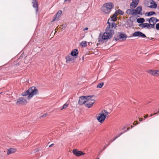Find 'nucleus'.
<instances>
[{"label": "nucleus", "instance_id": "obj_2", "mask_svg": "<svg viewBox=\"0 0 159 159\" xmlns=\"http://www.w3.org/2000/svg\"><path fill=\"white\" fill-rule=\"evenodd\" d=\"M114 34V31L111 29L110 25L107 26L106 29V31L102 35L103 39H110Z\"/></svg>", "mask_w": 159, "mask_h": 159}, {"label": "nucleus", "instance_id": "obj_37", "mask_svg": "<svg viewBox=\"0 0 159 159\" xmlns=\"http://www.w3.org/2000/svg\"><path fill=\"white\" fill-rule=\"evenodd\" d=\"M54 145V144L53 143L51 144L50 145H49V147H53Z\"/></svg>", "mask_w": 159, "mask_h": 159}, {"label": "nucleus", "instance_id": "obj_47", "mask_svg": "<svg viewBox=\"0 0 159 159\" xmlns=\"http://www.w3.org/2000/svg\"><path fill=\"white\" fill-rule=\"evenodd\" d=\"M157 114V113H154V114H153L154 115H156V114Z\"/></svg>", "mask_w": 159, "mask_h": 159}, {"label": "nucleus", "instance_id": "obj_35", "mask_svg": "<svg viewBox=\"0 0 159 159\" xmlns=\"http://www.w3.org/2000/svg\"><path fill=\"white\" fill-rule=\"evenodd\" d=\"M138 124V121H135L133 123V124L134 125H136V124Z\"/></svg>", "mask_w": 159, "mask_h": 159}, {"label": "nucleus", "instance_id": "obj_23", "mask_svg": "<svg viewBox=\"0 0 159 159\" xmlns=\"http://www.w3.org/2000/svg\"><path fill=\"white\" fill-rule=\"evenodd\" d=\"M117 14L115 13L111 17V20L113 21H115L117 19Z\"/></svg>", "mask_w": 159, "mask_h": 159}, {"label": "nucleus", "instance_id": "obj_33", "mask_svg": "<svg viewBox=\"0 0 159 159\" xmlns=\"http://www.w3.org/2000/svg\"><path fill=\"white\" fill-rule=\"evenodd\" d=\"M123 133H122L120 134H119L118 135H117L116 137L113 139V141H114L116 139H117V138L119 137L121 134H123Z\"/></svg>", "mask_w": 159, "mask_h": 159}, {"label": "nucleus", "instance_id": "obj_3", "mask_svg": "<svg viewBox=\"0 0 159 159\" xmlns=\"http://www.w3.org/2000/svg\"><path fill=\"white\" fill-rule=\"evenodd\" d=\"M109 114L106 110L102 111L98 116L97 119L99 122L102 123L105 120L106 116Z\"/></svg>", "mask_w": 159, "mask_h": 159}, {"label": "nucleus", "instance_id": "obj_32", "mask_svg": "<svg viewBox=\"0 0 159 159\" xmlns=\"http://www.w3.org/2000/svg\"><path fill=\"white\" fill-rule=\"evenodd\" d=\"M156 29L157 30H159V23L157 24L156 25Z\"/></svg>", "mask_w": 159, "mask_h": 159}, {"label": "nucleus", "instance_id": "obj_11", "mask_svg": "<svg viewBox=\"0 0 159 159\" xmlns=\"http://www.w3.org/2000/svg\"><path fill=\"white\" fill-rule=\"evenodd\" d=\"M72 152L74 155L77 157H80L85 154V153H83L82 151H79L76 149H73Z\"/></svg>", "mask_w": 159, "mask_h": 159}, {"label": "nucleus", "instance_id": "obj_4", "mask_svg": "<svg viewBox=\"0 0 159 159\" xmlns=\"http://www.w3.org/2000/svg\"><path fill=\"white\" fill-rule=\"evenodd\" d=\"M95 96L94 95L87 96V99L85 106L88 108L91 107L95 102Z\"/></svg>", "mask_w": 159, "mask_h": 159}, {"label": "nucleus", "instance_id": "obj_22", "mask_svg": "<svg viewBox=\"0 0 159 159\" xmlns=\"http://www.w3.org/2000/svg\"><path fill=\"white\" fill-rule=\"evenodd\" d=\"M145 21V20L143 18H140L137 19V22L138 23H143Z\"/></svg>", "mask_w": 159, "mask_h": 159}, {"label": "nucleus", "instance_id": "obj_8", "mask_svg": "<svg viewBox=\"0 0 159 159\" xmlns=\"http://www.w3.org/2000/svg\"><path fill=\"white\" fill-rule=\"evenodd\" d=\"M149 22V23L151 25H152V28H154L155 27V24L158 21V20L155 17H152L149 19H147V20Z\"/></svg>", "mask_w": 159, "mask_h": 159}, {"label": "nucleus", "instance_id": "obj_13", "mask_svg": "<svg viewBox=\"0 0 159 159\" xmlns=\"http://www.w3.org/2000/svg\"><path fill=\"white\" fill-rule=\"evenodd\" d=\"M139 26L142 28H146L147 29H150L151 28H152V26H153L152 25H151L149 23H144L140 25Z\"/></svg>", "mask_w": 159, "mask_h": 159}, {"label": "nucleus", "instance_id": "obj_25", "mask_svg": "<svg viewBox=\"0 0 159 159\" xmlns=\"http://www.w3.org/2000/svg\"><path fill=\"white\" fill-rule=\"evenodd\" d=\"M154 14H155V13L154 11H150L149 12H147L146 13L145 15L147 16H150Z\"/></svg>", "mask_w": 159, "mask_h": 159}, {"label": "nucleus", "instance_id": "obj_16", "mask_svg": "<svg viewBox=\"0 0 159 159\" xmlns=\"http://www.w3.org/2000/svg\"><path fill=\"white\" fill-rule=\"evenodd\" d=\"M142 10V7L141 6H139L134 10L135 15L141 14V11Z\"/></svg>", "mask_w": 159, "mask_h": 159}, {"label": "nucleus", "instance_id": "obj_20", "mask_svg": "<svg viewBox=\"0 0 159 159\" xmlns=\"http://www.w3.org/2000/svg\"><path fill=\"white\" fill-rule=\"evenodd\" d=\"M78 53L77 49H74L71 52L70 55L73 56H76Z\"/></svg>", "mask_w": 159, "mask_h": 159}, {"label": "nucleus", "instance_id": "obj_49", "mask_svg": "<svg viewBox=\"0 0 159 159\" xmlns=\"http://www.w3.org/2000/svg\"><path fill=\"white\" fill-rule=\"evenodd\" d=\"M98 159H99V158H98Z\"/></svg>", "mask_w": 159, "mask_h": 159}, {"label": "nucleus", "instance_id": "obj_39", "mask_svg": "<svg viewBox=\"0 0 159 159\" xmlns=\"http://www.w3.org/2000/svg\"><path fill=\"white\" fill-rule=\"evenodd\" d=\"M57 30H58V29H57V28H56V29H55V33H54V34H55L57 32Z\"/></svg>", "mask_w": 159, "mask_h": 159}, {"label": "nucleus", "instance_id": "obj_5", "mask_svg": "<svg viewBox=\"0 0 159 159\" xmlns=\"http://www.w3.org/2000/svg\"><path fill=\"white\" fill-rule=\"evenodd\" d=\"M113 7V4L111 3H106L102 7L101 10L105 14H107L110 12Z\"/></svg>", "mask_w": 159, "mask_h": 159}, {"label": "nucleus", "instance_id": "obj_29", "mask_svg": "<svg viewBox=\"0 0 159 159\" xmlns=\"http://www.w3.org/2000/svg\"><path fill=\"white\" fill-rule=\"evenodd\" d=\"M104 84V83L103 82H102L99 83L98 84L97 86V88H101Z\"/></svg>", "mask_w": 159, "mask_h": 159}, {"label": "nucleus", "instance_id": "obj_38", "mask_svg": "<svg viewBox=\"0 0 159 159\" xmlns=\"http://www.w3.org/2000/svg\"><path fill=\"white\" fill-rule=\"evenodd\" d=\"M88 28H87V27H86V28H84V30H84V31H85V30H88Z\"/></svg>", "mask_w": 159, "mask_h": 159}, {"label": "nucleus", "instance_id": "obj_40", "mask_svg": "<svg viewBox=\"0 0 159 159\" xmlns=\"http://www.w3.org/2000/svg\"><path fill=\"white\" fill-rule=\"evenodd\" d=\"M84 56H83V57H82V61H83V60H84Z\"/></svg>", "mask_w": 159, "mask_h": 159}, {"label": "nucleus", "instance_id": "obj_17", "mask_svg": "<svg viewBox=\"0 0 159 159\" xmlns=\"http://www.w3.org/2000/svg\"><path fill=\"white\" fill-rule=\"evenodd\" d=\"M16 149L14 148H10L8 149L7 151V154L8 155L13 153L16 151Z\"/></svg>", "mask_w": 159, "mask_h": 159}, {"label": "nucleus", "instance_id": "obj_36", "mask_svg": "<svg viewBox=\"0 0 159 159\" xmlns=\"http://www.w3.org/2000/svg\"><path fill=\"white\" fill-rule=\"evenodd\" d=\"M148 115H144L143 117L144 118H146L148 117Z\"/></svg>", "mask_w": 159, "mask_h": 159}, {"label": "nucleus", "instance_id": "obj_24", "mask_svg": "<svg viewBox=\"0 0 159 159\" xmlns=\"http://www.w3.org/2000/svg\"><path fill=\"white\" fill-rule=\"evenodd\" d=\"M80 45L82 47H85L87 45V42L85 41H83L80 43Z\"/></svg>", "mask_w": 159, "mask_h": 159}, {"label": "nucleus", "instance_id": "obj_21", "mask_svg": "<svg viewBox=\"0 0 159 159\" xmlns=\"http://www.w3.org/2000/svg\"><path fill=\"white\" fill-rule=\"evenodd\" d=\"M62 14V11L61 10L59 11L57 13L55 18L53 20V21H54L55 19L57 18H58Z\"/></svg>", "mask_w": 159, "mask_h": 159}, {"label": "nucleus", "instance_id": "obj_14", "mask_svg": "<svg viewBox=\"0 0 159 159\" xmlns=\"http://www.w3.org/2000/svg\"><path fill=\"white\" fill-rule=\"evenodd\" d=\"M32 3L33 4V6L35 9L36 12L37 13L39 10V5L38 2L36 0H33Z\"/></svg>", "mask_w": 159, "mask_h": 159}, {"label": "nucleus", "instance_id": "obj_41", "mask_svg": "<svg viewBox=\"0 0 159 159\" xmlns=\"http://www.w3.org/2000/svg\"><path fill=\"white\" fill-rule=\"evenodd\" d=\"M143 119L142 118H139V120L140 121H142Z\"/></svg>", "mask_w": 159, "mask_h": 159}, {"label": "nucleus", "instance_id": "obj_15", "mask_svg": "<svg viewBox=\"0 0 159 159\" xmlns=\"http://www.w3.org/2000/svg\"><path fill=\"white\" fill-rule=\"evenodd\" d=\"M132 2L130 4V6L132 8H134L138 5L139 0H132Z\"/></svg>", "mask_w": 159, "mask_h": 159}, {"label": "nucleus", "instance_id": "obj_9", "mask_svg": "<svg viewBox=\"0 0 159 159\" xmlns=\"http://www.w3.org/2000/svg\"><path fill=\"white\" fill-rule=\"evenodd\" d=\"M87 99V96L80 97L79 98L78 103L79 104L82 105L86 103Z\"/></svg>", "mask_w": 159, "mask_h": 159}, {"label": "nucleus", "instance_id": "obj_10", "mask_svg": "<svg viewBox=\"0 0 159 159\" xmlns=\"http://www.w3.org/2000/svg\"><path fill=\"white\" fill-rule=\"evenodd\" d=\"M133 36L134 37H139L142 38L146 37V35L140 31H136L133 34Z\"/></svg>", "mask_w": 159, "mask_h": 159}, {"label": "nucleus", "instance_id": "obj_19", "mask_svg": "<svg viewBox=\"0 0 159 159\" xmlns=\"http://www.w3.org/2000/svg\"><path fill=\"white\" fill-rule=\"evenodd\" d=\"M126 12L127 14L129 15H135L134 10L132 9H128Z\"/></svg>", "mask_w": 159, "mask_h": 159}, {"label": "nucleus", "instance_id": "obj_1", "mask_svg": "<svg viewBox=\"0 0 159 159\" xmlns=\"http://www.w3.org/2000/svg\"><path fill=\"white\" fill-rule=\"evenodd\" d=\"M39 93V91L37 89L34 87H32L26 92H23L22 94V95L25 96H27V98L28 99H30L32 98L33 96Z\"/></svg>", "mask_w": 159, "mask_h": 159}, {"label": "nucleus", "instance_id": "obj_27", "mask_svg": "<svg viewBox=\"0 0 159 159\" xmlns=\"http://www.w3.org/2000/svg\"><path fill=\"white\" fill-rule=\"evenodd\" d=\"M115 13L117 14V15L118 14L123 15L124 14V12L120 10H118L116 11Z\"/></svg>", "mask_w": 159, "mask_h": 159}, {"label": "nucleus", "instance_id": "obj_34", "mask_svg": "<svg viewBox=\"0 0 159 159\" xmlns=\"http://www.w3.org/2000/svg\"><path fill=\"white\" fill-rule=\"evenodd\" d=\"M61 26L64 28H65L66 27L67 25L66 24H64L62 25Z\"/></svg>", "mask_w": 159, "mask_h": 159}, {"label": "nucleus", "instance_id": "obj_28", "mask_svg": "<svg viewBox=\"0 0 159 159\" xmlns=\"http://www.w3.org/2000/svg\"><path fill=\"white\" fill-rule=\"evenodd\" d=\"M148 72L151 75L155 76V70H150L148 71Z\"/></svg>", "mask_w": 159, "mask_h": 159}, {"label": "nucleus", "instance_id": "obj_30", "mask_svg": "<svg viewBox=\"0 0 159 159\" xmlns=\"http://www.w3.org/2000/svg\"><path fill=\"white\" fill-rule=\"evenodd\" d=\"M68 104H67V103H66L65 104L63 105V106L61 108V110H62V109H65V108H66V107H68Z\"/></svg>", "mask_w": 159, "mask_h": 159}, {"label": "nucleus", "instance_id": "obj_48", "mask_svg": "<svg viewBox=\"0 0 159 159\" xmlns=\"http://www.w3.org/2000/svg\"><path fill=\"white\" fill-rule=\"evenodd\" d=\"M126 131H127L126 130L125 131H124V132H126Z\"/></svg>", "mask_w": 159, "mask_h": 159}, {"label": "nucleus", "instance_id": "obj_42", "mask_svg": "<svg viewBox=\"0 0 159 159\" xmlns=\"http://www.w3.org/2000/svg\"><path fill=\"white\" fill-rule=\"evenodd\" d=\"M46 115H43L42 117H45L46 116Z\"/></svg>", "mask_w": 159, "mask_h": 159}, {"label": "nucleus", "instance_id": "obj_6", "mask_svg": "<svg viewBox=\"0 0 159 159\" xmlns=\"http://www.w3.org/2000/svg\"><path fill=\"white\" fill-rule=\"evenodd\" d=\"M147 5L148 7L152 8H156L157 7V4L152 0H148Z\"/></svg>", "mask_w": 159, "mask_h": 159}, {"label": "nucleus", "instance_id": "obj_46", "mask_svg": "<svg viewBox=\"0 0 159 159\" xmlns=\"http://www.w3.org/2000/svg\"><path fill=\"white\" fill-rule=\"evenodd\" d=\"M131 128H132L133 127V126L132 125H131Z\"/></svg>", "mask_w": 159, "mask_h": 159}, {"label": "nucleus", "instance_id": "obj_43", "mask_svg": "<svg viewBox=\"0 0 159 159\" xmlns=\"http://www.w3.org/2000/svg\"><path fill=\"white\" fill-rule=\"evenodd\" d=\"M153 115H154L153 114H151L150 115V116H153Z\"/></svg>", "mask_w": 159, "mask_h": 159}, {"label": "nucleus", "instance_id": "obj_12", "mask_svg": "<svg viewBox=\"0 0 159 159\" xmlns=\"http://www.w3.org/2000/svg\"><path fill=\"white\" fill-rule=\"evenodd\" d=\"M74 56L70 55H68L66 57V62L68 63L69 62H73L75 60V59Z\"/></svg>", "mask_w": 159, "mask_h": 159}, {"label": "nucleus", "instance_id": "obj_18", "mask_svg": "<svg viewBox=\"0 0 159 159\" xmlns=\"http://www.w3.org/2000/svg\"><path fill=\"white\" fill-rule=\"evenodd\" d=\"M127 37V36L124 34H120L119 35V39L122 40H125Z\"/></svg>", "mask_w": 159, "mask_h": 159}, {"label": "nucleus", "instance_id": "obj_7", "mask_svg": "<svg viewBox=\"0 0 159 159\" xmlns=\"http://www.w3.org/2000/svg\"><path fill=\"white\" fill-rule=\"evenodd\" d=\"M27 103L26 100L22 97L19 98L16 102V104L18 105H25Z\"/></svg>", "mask_w": 159, "mask_h": 159}, {"label": "nucleus", "instance_id": "obj_44", "mask_svg": "<svg viewBox=\"0 0 159 159\" xmlns=\"http://www.w3.org/2000/svg\"><path fill=\"white\" fill-rule=\"evenodd\" d=\"M129 128H127L126 131H127V130H129Z\"/></svg>", "mask_w": 159, "mask_h": 159}, {"label": "nucleus", "instance_id": "obj_45", "mask_svg": "<svg viewBox=\"0 0 159 159\" xmlns=\"http://www.w3.org/2000/svg\"><path fill=\"white\" fill-rule=\"evenodd\" d=\"M115 40H116V41H117V40H118V39H116H116H115Z\"/></svg>", "mask_w": 159, "mask_h": 159}, {"label": "nucleus", "instance_id": "obj_31", "mask_svg": "<svg viewBox=\"0 0 159 159\" xmlns=\"http://www.w3.org/2000/svg\"><path fill=\"white\" fill-rule=\"evenodd\" d=\"M155 76H157L159 75V70H155Z\"/></svg>", "mask_w": 159, "mask_h": 159}, {"label": "nucleus", "instance_id": "obj_26", "mask_svg": "<svg viewBox=\"0 0 159 159\" xmlns=\"http://www.w3.org/2000/svg\"><path fill=\"white\" fill-rule=\"evenodd\" d=\"M109 20H108V23L109 24H109L110 25V27L111 28V30H112V28L114 27V28H115L116 27V25L114 23H113L111 25L110 23H109Z\"/></svg>", "mask_w": 159, "mask_h": 159}]
</instances>
